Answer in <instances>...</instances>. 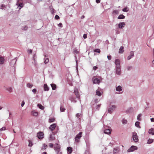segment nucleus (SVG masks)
Masks as SVG:
<instances>
[{"mask_svg": "<svg viewBox=\"0 0 154 154\" xmlns=\"http://www.w3.org/2000/svg\"><path fill=\"white\" fill-rule=\"evenodd\" d=\"M60 147V145L58 143H56L54 144V149L57 154L59 152Z\"/></svg>", "mask_w": 154, "mask_h": 154, "instance_id": "obj_3", "label": "nucleus"}, {"mask_svg": "<svg viewBox=\"0 0 154 154\" xmlns=\"http://www.w3.org/2000/svg\"><path fill=\"white\" fill-rule=\"evenodd\" d=\"M101 93L100 92V89L98 88L96 91V95L99 96H100L101 95Z\"/></svg>", "mask_w": 154, "mask_h": 154, "instance_id": "obj_21", "label": "nucleus"}, {"mask_svg": "<svg viewBox=\"0 0 154 154\" xmlns=\"http://www.w3.org/2000/svg\"><path fill=\"white\" fill-rule=\"evenodd\" d=\"M53 146H54L53 144L52 143H50L49 144V147L51 148H53Z\"/></svg>", "mask_w": 154, "mask_h": 154, "instance_id": "obj_48", "label": "nucleus"}, {"mask_svg": "<svg viewBox=\"0 0 154 154\" xmlns=\"http://www.w3.org/2000/svg\"><path fill=\"white\" fill-rule=\"evenodd\" d=\"M81 114H79V113H77L76 114V116L77 118H79L80 116L81 115Z\"/></svg>", "mask_w": 154, "mask_h": 154, "instance_id": "obj_50", "label": "nucleus"}, {"mask_svg": "<svg viewBox=\"0 0 154 154\" xmlns=\"http://www.w3.org/2000/svg\"><path fill=\"white\" fill-rule=\"evenodd\" d=\"M151 121L152 122H154V118H152L150 119Z\"/></svg>", "mask_w": 154, "mask_h": 154, "instance_id": "obj_59", "label": "nucleus"}, {"mask_svg": "<svg viewBox=\"0 0 154 154\" xmlns=\"http://www.w3.org/2000/svg\"><path fill=\"white\" fill-rule=\"evenodd\" d=\"M83 37L84 38H87V35H86V34H84L83 36Z\"/></svg>", "mask_w": 154, "mask_h": 154, "instance_id": "obj_57", "label": "nucleus"}, {"mask_svg": "<svg viewBox=\"0 0 154 154\" xmlns=\"http://www.w3.org/2000/svg\"><path fill=\"white\" fill-rule=\"evenodd\" d=\"M55 139L54 134H51L49 138V141H51L54 140Z\"/></svg>", "mask_w": 154, "mask_h": 154, "instance_id": "obj_14", "label": "nucleus"}, {"mask_svg": "<svg viewBox=\"0 0 154 154\" xmlns=\"http://www.w3.org/2000/svg\"><path fill=\"white\" fill-rule=\"evenodd\" d=\"M115 63L116 66V67H121V66L120 65V60L119 59H116V60H115Z\"/></svg>", "mask_w": 154, "mask_h": 154, "instance_id": "obj_10", "label": "nucleus"}, {"mask_svg": "<svg viewBox=\"0 0 154 154\" xmlns=\"http://www.w3.org/2000/svg\"><path fill=\"white\" fill-rule=\"evenodd\" d=\"M31 114L32 115L35 116H37L38 115V113L34 111H32Z\"/></svg>", "mask_w": 154, "mask_h": 154, "instance_id": "obj_25", "label": "nucleus"}, {"mask_svg": "<svg viewBox=\"0 0 154 154\" xmlns=\"http://www.w3.org/2000/svg\"><path fill=\"white\" fill-rule=\"evenodd\" d=\"M17 5L18 6L20 7V9L21 8L23 7V3L21 2H17Z\"/></svg>", "mask_w": 154, "mask_h": 154, "instance_id": "obj_26", "label": "nucleus"}, {"mask_svg": "<svg viewBox=\"0 0 154 154\" xmlns=\"http://www.w3.org/2000/svg\"><path fill=\"white\" fill-rule=\"evenodd\" d=\"M140 124V122H136L135 123V126L139 128H140V126L139 125Z\"/></svg>", "mask_w": 154, "mask_h": 154, "instance_id": "obj_30", "label": "nucleus"}, {"mask_svg": "<svg viewBox=\"0 0 154 154\" xmlns=\"http://www.w3.org/2000/svg\"><path fill=\"white\" fill-rule=\"evenodd\" d=\"M111 130L109 129H106L104 130V132L106 134H111Z\"/></svg>", "mask_w": 154, "mask_h": 154, "instance_id": "obj_17", "label": "nucleus"}, {"mask_svg": "<svg viewBox=\"0 0 154 154\" xmlns=\"http://www.w3.org/2000/svg\"><path fill=\"white\" fill-rule=\"evenodd\" d=\"M7 90L9 93H11L12 92V88L11 87H8L6 88Z\"/></svg>", "mask_w": 154, "mask_h": 154, "instance_id": "obj_18", "label": "nucleus"}, {"mask_svg": "<svg viewBox=\"0 0 154 154\" xmlns=\"http://www.w3.org/2000/svg\"><path fill=\"white\" fill-rule=\"evenodd\" d=\"M142 116V115L141 114H139L137 116V120H139V121H140L141 120V119L140 118V117H141Z\"/></svg>", "mask_w": 154, "mask_h": 154, "instance_id": "obj_41", "label": "nucleus"}, {"mask_svg": "<svg viewBox=\"0 0 154 154\" xmlns=\"http://www.w3.org/2000/svg\"><path fill=\"white\" fill-rule=\"evenodd\" d=\"M51 85L52 88V89L53 90H55L56 89V86L54 84H51Z\"/></svg>", "mask_w": 154, "mask_h": 154, "instance_id": "obj_28", "label": "nucleus"}, {"mask_svg": "<svg viewBox=\"0 0 154 154\" xmlns=\"http://www.w3.org/2000/svg\"><path fill=\"white\" fill-rule=\"evenodd\" d=\"M55 19H56L57 20H58L59 19L60 17L58 15H56L55 16Z\"/></svg>", "mask_w": 154, "mask_h": 154, "instance_id": "obj_49", "label": "nucleus"}, {"mask_svg": "<svg viewBox=\"0 0 154 154\" xmlns=\"http://www.w3.org/2000/svg\"><path fill=\"white\" fill-rule=\"evenodd\" d=\"M94 52H97V53H100V49H95L94 50Z\"/></svg>", "mask_w": 154, "mask_h": 154, "instance_id": "obj_45", "label": "nucleus"}, {"mask_svg": "<svg viewBox=\"0 0 154 154\" xmlns=\"http://www.w3.org/2000/svg\"><path fill=\"white\" fill-rule=\"evenodd\" d=\"M65 109L64 107H63L62 106H61L60 107V110L61 112H64L65 111Z\"/></svg>", "mask_w": 154, "mask_h": 154, "instance_id": "obj_42", "label": "nucleus"}, {"mask_svg": "<svg viewBox=\"0 0 154 154\" xmlns=\"http://www.w3.org/2000/svg\"><path fill=\"white\" fill-rule=\"evenodd\" d=\"M122 11L125 12H127L129 11V9L127 7H125L122 9Z\"/></svg>", "mask_w": 154, "mask_h": 154, "instance_id": "obj_36", "label": "nucleus"}, {"mask_svg": "<svg viewBox=\"0 0 154 154\" xmlns=\"http://www.w3.org/2000/svg\"><path fill=\"white\" fill-rule=\"evenodd\" d=\"M82 133L80 132L78 134L75 138V141L76 142L79 143L80 141V139L82 136Z\"/></svg>", "mask_w": 154, "mask_h": 154, "instance_id": "obj_2", "label": "nucleus"}, {"mask_svg": "<svg viewBox=\"0 0 154 154\" xmlns=\"http://www.w3.org/2000/svg\"><path fill=\"white\" fill-rule=\"evenodd\" d=\"M58 26H59V27H63V25H62V23H59L58 25Z\"/></svg>", "mask_w": 154, "mask_h": 154, "instance_id": "obj_51", "label": "nucleus"}, {"mask_svg": "<svg viewBox=\"0 0 154 154\" xmlns=\"http://www.w3.org/2000/svg\"><path fill=\"white\" fill-rule=\"evenodd\" d=\"M56 126V124H53L50 126L49 128L51 131H53L55 129Z\"/></svg>", "mask_w": 154, "mask_h": 154, "instance_id": "obj_9", "label": "nucleus"}, {"mask_svg": "<svg viewBox=\"0 0 154 154\" xmlns=\"http://www.w3.org/2000/svg\"><path fill=\"white\" fill-rule=\"evenodd\" d=\"M116 107L115 105H112L109 106L108 111V112L109 113H112L115 109Z\"/></svg>", "mask_w": 154, "mask_h": 154, "instance_id": "obj_4", "label": "nucleus"}, {"mask_svg": "<svg viewBox=\"0 0 154 154\" xmlns=\"http://www.w3.org/2000/svg\"><path fill=\"white\" fill-rule=\"evenodd\" d=\"M36 90L35 89H33L32 90V91L33 92V93L35 94L36 93Z\"/></svg>", "mask_w": 154, "mask_h": 154, "instance_id": "obj_52", "label": "nucleus"}, {"mask_svg": "<svg viewBox=\"0 0 154 154\" xmlns=\"http://www.w3.org/2000/svg\"><path fill=\"white\" fill-rule=\"evenodd\" d=\"M125 25V24L124 22H120L118 24V27L120 29H122L124 28Z\"/></svg>", "mask_w": 154, "mask_h": 154, "instance_id": "obj_8", "label": "nucleus"}, {"mask_svg": "<svg viewBox=\"0 0 154 154\" xmlns=\"http://www.w3.org/2000/svg\"><path fill=\"white\" fill-rule=\"evenodd\" d=\"M100 0H96V2L97 3H99L100 2Z\"/></svg>", "mask_w": 154, "mask_h": 154, "instance_id": "obj_60", "label": "nucleus"}, {"mask_svg": "<svg viewBox=\"0 0 154 154\" xmlns=\"http://www.w3.org/2000/svg\"><path fill=\"white\" fill-rule=\"evenodd\" d=\"M115 73L116 74L120 75H121V67H116Z\"/></svg>", "mask_w": 154, "mask_h": 154, "instance_id": "obj_6", "label": "nucleus"}, {"mask_svg": "<svg viewBox=\"0 0 154 154\" xmlns=\"http://www.w3.org/2000/svg\"><path fill=\"white\" fill-rule=\"evenodd\" d=\"M153 139H149L148 140L147 143L149 144H151L153 142Z\"/></svg>", "mask_w": 154, "mask_h": 154, "instance_id": "obj_35", "label": "nucleus"}, {"mask_svg": "<svg viewBox=\"0 0 154 154\" xmlns=\"http://www.w3.org/2000/svg\"><path fill=\"white\" fill-rule=\"evenodd\" d=\"M100 82V80L97 78H95L93 80V83L94 84H99Z\"/></svg>", "mask_w": 154, "mask_h": 154, "instance_id": "obj_15", "label": "nucleus"}, {"mask_svg": "<svg viewBox=\"0 0 154 154\" xmlns=\"http://www.w3.org/2000/svg\"><path fill=\"white\" fill-rule=\"evenodd\" d=\"M27 29V26H25V29H24L26 30V29Z\"/></svg>", "mask_w": 154, "mask_h": 154, "instance_id": "obj_63", "label": "nucleus"}, {"mask_svg": "<svg viewBox=\"0 0 154 154\" xmlns=\"http://www.w3.org/2000/svg\"><path fill=\"white\" fill-rule=\"evenodd\" d=\"M127 70L129 71L131 70L133 68V66H128L126 67Z\"/></svg>", "mask_w": 154, "mask_h": 154, "instance_id": "obj_34", "label": "nucleus"}, {"mask_svg": "<svg viewBox=\"0 0 154 154\" xmlns=\"http://www.w3.org/2000/svg\"><path fill=\"white\" fill-rule=\"evenodd\" d=\"M55 121V119L54 118H50L49 119L48 122L50 123H51L54 122Z\"/></svg>", "mask_w": 154, "mask_h": 154, "instance_id": "obj_32", "label": "nucleus"}, {"mask_svg": "<svg viewBox=\"0 0 154 154\" xmlns=\"http://www.w3.org/2000/svg\"><path fill=\"white\" fill-rule=\"evenodd\" d=\"M85 18V16L84 15H82L81 16V18L83 19V18Z\"/></svg>", "mask_w": 154, "mask_h": 154, "instance_id": "obj_62", "label": "nucleus"}, {"mask_svg": "<svg viewBox=\"0 0 154 154\" xmlns=\"http://www.w3.org/2000/svg\"><path fill=\"white\" fill-rule=\"evenodd\" d=\"M149 134L154 135V129L153 128L150 129L148 131Z\"/></svg>", "mask_w": 154, "mask_h": 154, "instance_id": "obj_16", "label": "nucleus"}, {"mask_svg": "<svg viewBox=\"0 0 154 154\" xmlns=\"http://www.w3.org/2000/svg\"><path fill=\"white\" fill-rule=\"evenodd\" d=\"M33 86V85L32 84L28 83L27 85V86L29 88H31Z\"/></svg>", "mask_w": 154, "mask_h": 154, "instance_id": "obj_40", "label": "nucleus"}, {"mask_svg": "<svg viewBox=\"0 0 154 154\" xmlns=\"http://www.w3.org/2000/svg\"><path fill=\"white\" fill-rule=\"evenodd\" d=\"M32 145V141L30 140H29L28 146H29L31 147Z\"/></svg>", "mask_w": 154, "mask_h": 154, "instance_id": "obj_44", "label": "nucleus"}, {"mask_svg": "<svg viewBox=\"0 0 154 154\" xmlns=\"http://www.w3.org/2000/svg\"><path fill=\"white\" fill-rule=\"evenodd\" d=\"M33 60L34 61V64L35 65L36 64V59H35V58L36 57V54H34L33 56Z\"/></svg>", "mask_w": 154, "mask_h": 154, "instance_id": "obj_39", "label": "nucleus"}, {"mask_svg": "<svg viewBox=\"0 0 154 154\" xmlns=\"http://www.w3.org/2000/svg\"><path fill=\"white\" fill-rule=\"evenodd\" d=\"M119 13V11L117 10H114L113 11L112 14L114 15H116L118 14Z\"/></svg>", "mask_w": 154, "mask_h": 154, "instance_id": "obj_33", "label": "nucleus"}, {"mask_svg": "<svg viewBox=\"0 0 154 154\" xmlns=\"http://www.w3.org/2000/svg\"><path fill=\"white\" fill-rule=\"evenodd\" d=\"M42 154H47L46 152H43Z\"/></svg>", "mask_w": 154, "mask_h": 154, "instance_id": "obj_64", "label": "nucleus"}, {"mask_svg": "<svg viewBox=\"0 0 154 154\" xmlns=\"http://www.w3.org/2000/svg\"><path fill=\"white\" fill-rule=\"evenodd\" d=\"M16 60L15 59H13L12 60L11 63V66L13 67L14 66V65L15 64Z\"/></svg>", "mask_w": 154, "mask_h": 154, "instance_id": "obj_23", "label": "nucleus"}, {"mask_svg": "<svg viewBox=\"0 0 154 154\" xmlns=\"http://www.w3.org/2000/svg\"><path fill=\"white\" fill-rule=\"evenodd\" d=\"M152 63L153 66H154V59L152 61Z\"/></svg>", "mask_w": 154, "mask_h": 154, "instance_id": "obj_61", "label": "nucleus"}, {"mask_svg": "<svg viewBox=\"0 0 154 154\" xmlns=\"http://www.w3.org/2000/svg\"><path fill=\"white\" fill-rule=\"evenodd\" d=\"M100 106H101V104H98V105H97L96 106V109L97 110H98L99 109V108Z\"/></svg>", "mask_w": 154, "mask_h": 154, "instance_id": "obj_46", "label": "nucleus"}, {"mask_svg": "<svg viewBox=\"0 0 154 154\" xmlns=\"http://www.w3.org/2000/svg\"><path fill=\"white\" fill-rule=\"evenodd\" d=\"M125 18V16L123 14H120L118 17V19H123Z\"/></svg>", "mask_w": 154, "mask_h": 154, "instance_id": "obj_24", "label": "nucleus"}, {"mask_svg": "<svg viewBox=\"0 0 154 154\" xmlns=\"http://www.w3.org/2000/svg\"><path fill=\"white\" fill-rule=\"evenodd\" d=\"M127 120L125 119H123L122 121V124H126L127 123Z\"/></svg>", "mask_w": 154, "mask_h": 154, "instance_id": "obj_43", "label": "nucleus"}, {"mask_svg": "<svg viewBox=\"0 0 154 154\" xmlns=\"http://www.w3.org/2000/svg\"><path fill=\"white\" fill-rule=\"evenodd\" d=\"M134 53L133 51H131L130 52V55L127 57V60H129L132 57L134 56Z\"/></svg>", "mask_w": 154, "mask_h": 154, "instance_id": "obj_12", "label": "nucleus"}, {"mask_svg": "<svg viewBox=\"0 0 154 154\" xmlns=\"http://www.w3.org/2000/svg\"><path fill=\"white\" fill-rule=\"evenodd\" d=\"M132 138L133 141L135 142H138L139 139L137 133L136 132H134L132 133Z\"/></svg>", "mask_w": 154, "mask_h": 154, "instance_id": "obj_1", "label": "nucleus"}, {"mask_svg": "<svg viewBox=\"0 0 154 154\" xmlns=\"http://www.w3.org/2000/svg\"><path fill=\"white\" fill-rule=\"evenodd\" d=\"M119 152V148H115L113 150V153L115 154L118 153Z\"/></svg>", "mask_w": 154, "mask_h": 154, "instance_id": "obj_31", "label": "nucleus"}, {"mask_svg": "<svg viewBox=\"0 0 154 154\" xmlns=\"http://www.w3.org/2000/svg\"><path fill=\"white\" fill-rule=\"evenodd\" d=\"M47 145L46 144H45V143L44 144H43L42 147V150L45 149L47 148Z\"/></svg>", "mask_w": 154, "mask_h": 154, "instance_id": "obj_37", "label": "nucleus"}, {"mask_svg": "<svg viewBox=\"0 0 154 154\" xmlns=\"http://www.w3.org/2000/svg\"><path fill=\"white\" fill-rule=\"evenodd\" d=\"M137 146H132L129 149H128L127 152H133L135 150H137Z\"/></svg>", "mask_w": 154, "mask_h": 154, "instance_id": "obj_7", "label": "nucleus"}, {"mask_svg": "<svg viewBox=\"0 0 154 154\" xmlns=\"http://www.w3.org/2000/svg\"><path fill=\"white\" fill-rule=\"evenodd\" d=\"M124 51V47L122 46L119 48V54H121L123 53Z\"/></svg>", "mask_w": 154, "mask_h": 154, "instance_id": "obj_22", "label": "nucleus"}, {"mask_svg": "<svg viewBox=\"0 0 154 154\" xmlns=\"http://www.w3.org/2000/svg\"><path fill=\"white\" fill-rule=\"evenodd\" d=\"M107 58L108 60H110L111 59V56H108Z\"/></svg>", "mask_w": 154, "mask_h": 154, "instance_id": "obj_56", "label": "nucleus"}, {"mask_svg": "<svg viewBox=\"0 0 154 154\" xmlns=\"http://www.w3.org/2000/svg\"><path fill=\"white\" fill-rule=\"evenodd\" d=\"M5 61V59L3 57L0 56V64H2L4 63Z\"/></svg>", "mask_w": 154, "mask_h": 154, "instance_id": "obj_20", "label": "nucleus"}, {"mask_svg": "<svg viewBox=\"0 0 154 154\" xmlns=\"http://www.w3.org/2000/svg\"><path fill=\"white\" fill-rule=\"evenodd\" d=\"M74 93L76 96L77 98H79V94L78 90L77 88H75L74 90Z\"/></svg>", "mask_w": 154, "mask_h": 154, "instance_id": "obj_13", "label": "nucleus"}, {"mask_svg": "<svg viewBox=\"0 0 154 154\" xmlns=\"http://www.w3.org/2000/svg\"><path fill=\"white\" fill-rule=\"evenodd\" d=\"M49 9L51 10V11L54 12V9L53 8V7L52 6H50L49 7Z\"/></svg>", "mask_w": 154, "mask_h": 154, "instance_id": "obj_47", "label": "nucleus"}, {"mask_svg": "<svg viewBox=\"0 0 154 154\" xmlns=\"http://www.w3.org/2000/svg\"><path fill=\"white\" fill-rule=\"evenodd\" d=\"M6 129L5 127H3L2 128L0 129V131L5 130Z\"/></svg>", "mask_w": 154, "mask_h": 154, "instance_id": "obj_54", "label": "nucleus"}, {"mask_svg": "<svg viewBox=\"0 0 154 154\" xmlns=\"http://www.w3.org/2000/svg\"><path fill=\"white\" fill-rule=\"evenodd\" d=\"M28 52L30 54L32 53V50L31 49H29L28 50Z\"/></svg>", "mask_w": 154, "mask_h": 154, "instance_id": "obj_55", "label": "nucleus"}, {"mask_svg": "<svg viewBox=\"0 0 154 154\" xmlns=\"http://www.w3.org/2000/svg\"><path fill=\"white\" fill-rule=\"evenodd\" d=\"M44 89L45 91H48L49 90V88L46 84H45L44 85Z\"/></svg>", "mask_w": 154, "mask_h": 154, "instance_id": "obj_27", "label": "nucleus"}, {"mask_svg": "<svg viewBox=\"0 0 154 154\" xmlns=\"http://www.w3.org/2000/svg\"><path fill=\"white\" fill-rule=\"evenodd\" d=\"M37 106L39 107V109L42 110H43L44 109V107L40 104H38Z\"/></svg>", "mask_w": 154, "mask_h": 154, "instance_id": "obj_29", "label": "nucleus"}, {"mask_svg": "<svg viewBox=\"0 0 154 154\" xmlns=\"http://www.w3.org/2000/svg\"><path fill=\"white\" fill-rule=\"evenodd\" d=\"M97 68V66H94L93 67V69L94 70H96Z\"/></svg>", "mask_w": 154, "mask_h": 154, "instance_id": "obj_58", "label": "nucleus"}, {"mask_svg": "<svg viewBox=\"0 0 154 154\" xmlns=\"http://www.w3.org/2000/svg\"><path fill=\"white\" fill-rule=\"evenodd\" d=\"M44 133L43 132H39L38 133L37 136L39 139H42L44 137Z\"/></svg>", "mask_w": 154, "mask_h": 154, "instance_id": "obj_11", "label": "nucleus"}, {"mask_svg": "<svg viewBox=\"0 0 154 154\" xmlns=\"http://www.w3.org/2000/svg\"><path fill=\"white\" fill-rule=\"evenodd\" d=\"M25 104V102L24 101H23L22 102L21 106L22 107H23Z\"/></svg>", "mask_w": 154, "mask_h": 154, "instance_id": "obj_53", "label": "nucleus"}, {"mask_svg": "<svg viewBox=\"0 0 154 154\" xmlns=\"http://www.w3.org/2000/svg\"><path fill=\"white\" fill-rule=\"evenodd\" d=\"M67 153L68 154H70L72 151V148L71 147H68L67 148Z\"/></svg>", "mask_w": 154, "mask_h": 154, "instance_id": "obj_19", "label": "nucleus"}, {"mask_svg": "<svg viewBox=\"0 0 154 154\" xmlns=\"http://www.w3.org/2000/svg\"><path fill=\"white\" fill-rule=\"evenodd\" d=\"M44 63L45 64H46L47 63H48L49 61V59L48 58H45V59L44 58Z\"/></svg>", "mask_w": 154, "mask_h": 154, "instance_id": "obj_38", "label": "nucleus"}, {"mask_svg": "<svg viewBox=\"0 0 154 154\" xmlns=\"http://www.w3.org/2000/svg\"><path fill=\"white\" fill-rule=\"evenodd\" d=\"M122 87L120 85H119L116 87V91H118V93H116V94H121L122 93V92H121L122 90Z\"/></svg>", "mask_w": 154, "mask_h": 154, "instance_id": "obj_5", "label": "nucleus"}]
</instances>
